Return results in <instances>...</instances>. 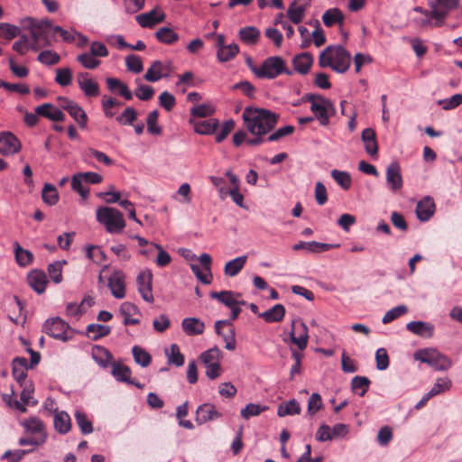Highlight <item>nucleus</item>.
Returning a JSON list of instances; mask_svg holds the SVG:
<instances>
[{
  "instance_id": "51",
  "label": "nucleus",
  "mask_w": 462,
  "mask_h": 462,
  "mask_svg": "<svg viewBox=\"0 0 462 462\" xmlns=\"http://www.w3.org/2000/svg\"><path fill=\"white\" fill-rule=\"evenodd\" d=\"M167 356L169 364L175 365L176 366H181L184 364L185 357L180 353L177 344L171 345L170 353H167Z\"/></svg>"
},
{
  "instance_id": "57",
  "label": "nucleus",
  "mask_w": 462,
  "mask_h": 462,
  "mask_svg": "<svg viewBox=\"0 0 462 462\" xmlns=\"http://www.w3.org/2000/svg\"><path fill=\"white\" fill-rule=\"evenodd\" d=\"M66 262L57 261L48 266V273L51 281L60 283L62 281V265Z\"/></svg>"
},
{
  "instance_id": "25",
  "label": "nucleus",
  "mask_w": 462,
  "mask_h": 462,
  "mask_svg": "<svg viewBox=\"0 0 462 462\" xmlns=\"http://www.w3.org/2000/svg\"><path fill=\"white\" fill-rule=\"evenodd\" d=\"M240 296L238 293H235L231 291H211L210 297L212 299H216L219 300L221 303L226 305V307H233V305H245V301L238 300L237 297Z\"/></svg>"
},
{
  "instance_id": "33",
  "label": "nucleus",
  "mask_w": 462,
  "mask_h": 462,
  "mask_svg": "<svg viewBox=\"0 0 462 462\" xmlns=\"http://www.w3.org/2000/svg\"><path fill=\"white\" fill-rule=\"evenodd\" d=\"M285 315V308L282 304H276L270 310L259 314V317L266 322H281Z\"/></svg>"
},
{
  "instance_id": "16",
  "label": "nucleus",
  "mask_w": 462,
  "mask_h": 462,
  "mask_svg": "<svg viewBox=\"0 0 462 462\" xmlns=\"http://www.w3.org/2000/svg\"><path fill=\"white\" fill-rule=\"evenodd\" d=\"M340 246L339 244H327V243H320L317 241H310V242H300L293 245L294 251L299 250H306L310 253H321V252H327L333 248H338Z\"/></svg>"
},
{
  "instance_id": "9",
  "label": "nucleus",
  "mask_w": 462,
  "mask_h": 462,
  "mask_svg": "<svg viewBox=\"0 0 462 462\" xmlns=\"http://www.w3.org/2000/svg\"><path fill=\"white\" fill-rule=\"evenodd\" d=\"M290 337L291 343L296 345L300 351L304 350L309 341L308 327L306 324L299 321L297 325V321H292V330L290 333Z\"/></svg>"
},
{
  "instance_id": "63",
  "label": "nucleus",
  "mask_w": 462,
  "mask_h": 462,
  "mask_svg": "<svg viewBox=\"0 0 462 462\" xmlns=\"http://www.w3.org/2000/svg\"><path fill=\"white\" fill-rule=\"evenodd\" d=\"M265 409V407H262L259 404L249 403L241 411V416L248 420L251 417L260 415Z\"/></svg>"
},
{
  "instance_id": "1",
  "label": "nucleus",
  "mask_w": 462,
  "mask_h": 462,
  "mask_svg": "<svg viewBox=\"0 0 462 462\" xmlns=\"http://www.w3.org/2000/svg\"><path fill=\"white\" fill-rule=\"evenodd\" d=\"M246 129L254 135H265L278 123L279 116L264 108L247 106L243 112Z\"/></svg>"
},
{
  "instance_id": "61",
  "label": "nucleus",
  "mask_w": 462,
  "mask_h": 462,
  "mask_svg": "<svg viewBox=\"0 0 462 462\" xmlns=\"http://www.w3.org/2000/svg\"><path fill=\"white\" fill-rule=\"evenodd\" d=\"M84 179L80 176V173L74 174L71 178V188L77 191L83 199L88 196L89 189L82 185Z\"/></svg>"
},
{
  "instance_id": "37",
  "label": "nucleus",
  "mask_w": 462,
  "mask_h": 462,
  "mask_svg": "<svg viewBox=\"0 0 462 462\" xmlns=\"http://www.w3.org/2000/svg\"><path fill=\"white\" fill-rule=\"evenodd\" d=\"M300 403L292 399L287 402H282L278 406L277 415L279 417H285L288 415L300 414Z\"/></svg>"
},
{
  "instance_id": "22",
  "label": "nucleus",
  "mask_w": 462,
  "mask_h": 462,
  "mask_svg": "<svg viewBox=\"0 0 462 462\" xmlns=\"http://www.w3.org/2000/svg\"><path fill=\"white\" fill-rule=\"evenodd\" d=\"M23 426L25 432L32 435L33 437L44 436L47 439L44 423L36 417H31L21 422Z\"/></svg>"
},
{
  "instance_id": "15",
  "label": "nucleus",
  "mask_w": 462,
  "mask_h": 462,
  "mask_svg": "<svg viewBox=\"0 0 462 462\" xmlns=\"http://www.w3.org/2000/svg\"><path fill=\"white\" fill-rule=\"evenodd\" d=\"M222 414L213 404L204 403L197 409L196 422L199 425L219 419Z\"/></svg>"
},
{
  "instance_id": "6",
  "label": "nucleus",
  "mask_w": 462,
  "mask_h": 462,
  "mask_svg": "<svg viewBox=\"0 0 462 462\" xmlns=\"http://www.w3.org/2000/svg\"><path fill=\"white\" fill-rule=\"evenodd\" d=\"M282 74L291 76L293 70L286 66V62L282 57L271 56L265 59L260 66L258 79H273Z\"/></svg>"
},
{
  "instance_id": "52",
  "label": "nucleus",
  "mask_w": 462,
  "mask_h": 462,
  "mask_svg": "<svg viewBox=\"0 0 462 462\" xmlns=\"http://www.w3.org/2000/svg\"><path fill=\"white\" fill-rule=\"evenodd\" d=\"M77 60L86 69H94L97 68L101 61L96 59L90 52H84L77 57Z\"/></svg>"
},
{
  "instance_id": "49",
  "label": "nucleus",
  "mask_w": 462,
  "mask_h": 462,
  "mask_svg": "<svg viewBox=\"0 0 462 462\" xmlns=\"http://www.w3.org/2000/svg\"><path fill=\"white\" fill-rule=\"evenodd\" d=\"M331 176L343 189L347 190L351 187L352 180L348 172L333 170Z\"/></svg>"
},
{
  "instance_id": "60",
  "label": "nucleus",
  "mask_w": 462,
  "mask_h": 462,
  "mask_svg": "<svg viewBox=\"0 0 462 462\" xmlns=\"http://www.w3.org/2000/svg\"><path fill=\"white\" fill-rule=\"evenodd\" d=\"M159 117V112L157 110H153L148 114L147 116V130L150 134H161L162 128L157 125Z\"/></svg>"
},
{
  "instance_id": "64",
  "label": "nucleus",
  "mask_w": 462,
  "mask_h": 462,
  "mask_svg": "<svg viewBox=\"0 0 462 462\" xmlns=\"http://www.w3.org/2000/svg\"><path fill=\"white\" fill-rule=\"evenodd\" d=\"M439 104L444 110H452L462 104V94H455L450 98L442 99Z\"/></svg>"
},
{
  "instance_id": "28",
  "label": "nucleus",
  "mask_w": 462,
  "mask_h": 462,
  "mask_svg": "<svg viewBox=\"0 0 462 462\" xmlns=\"http://www.w3.org/2000/svg\"><path fill=\"white\" fill-rule=\"evenodd\" d=\"M183 331L189 336L201 335L205 329V324L197 318H185L181 322Z\"/></svg>"
},
{
  "instance_id": "43",
  "label": "nucleus",
  "mask_w": 462,
  "mask_h": 462,
  "mask_svg": "<svg viewBox=\"0 0 462 462\" xmlns=\"http://www.w3.org/2000/svg\"><path fill=\"white\" fill-rule=\"evenodd\" d=\"M308 7L291 3L288 8L287 15L290 21L295 24H299L305 16V11Z\"/></svg>"
},
{
  "instance_id": "10",
  "label": "nucleus",
  "mask_w": 462,
  "mask_h": 462,
  "mask_svg": "<svg viewBox=\"0 0 462 462\" xmlns=\"http://www.w3.org/2000/svg\"><path fill=\"white\" fill-rule=\"evenodd\" d=\"M171 63H162L160 60H155L152 63L150 68L147 69L143 78L149 82H156L162 78L168 77L171 73Z\"/></svg>"
},
{
  "instance_id": "13",
  "label": "nucleus",
  "mask_w": 462,
  "mask_h": 462,
  "mask_svg": "<svg viewBox=\"0 0 462 462\" xmlns=\"http://www.w3.org/2000/svg\"><path fill=\"white\" fill-rule=\"evenodd\" d=\"M21 149V143L14 134L10 132L0 134V153L11 155L18 152Z\"/></svg>"
},
{
  "instance_id": "31",
  "label": "nucleus",
  "mask_w": 462,
  "mask_h": 462,
  "mask_svg": "<svg viewBox=\"0 0 462 462\" xmlns=\"http://www.w3.org/2000/svg\"><path fill=\"white\" fill-rule=\"evenodd\" d=\"M112 375L119 382L126 383H134V380L131 379V369L119 362L114 361L112 363Z\"/></svg>"
},
{
  "instance_id": "53",
  "label": "nucleus",
  "mask_w": 462,
  "mask_h": 462,
  "mask_svg": "<svg viewBox=\"0 0 462 462\" xmlns=\"http://www.w3.org/2000/svg\"><path fill=\"white\" fill-rule=\"evenodd\" d=\"M137 112L134 108L128 106L116 120L123 125H132L137 118Z\"/></svg>"
},
{
  "instance_id": "55",
  "label": "nucleus",
  "mask_w": 462,
  "mask_h": 462,
  "mask_svg": "<svg viewBox=\"0 0 462 462\" xmlns=\"http://www.w3.org/2000/svg\"><path fill=\"white\" fill-rule=\"evenodd\" d=\"M38 60L44 65L51 66L60 61V56L52 51H42L38 55Z\"/></svg>"
},
{
  "instance_id": "23",
  "label": "nucleus",
  "mask_w": 462,
  "mask_h": 462,
  "mask_svg": "<svg viewBox=\"0 0 462 462\" xmlns=\"http://www.w3.org/2000/svg\"><path fill=\"white\" fill-rule=\"evenodd\" d=\"M27 281L29 285L37 293H42L45 291L47 285V277L44 272L40 270H32L29 273Z\"/></svg>"
},
{
  "instance_id": "36",
  "label": "nucleus",
  "mask_w": 462,
  "mask_h": 462,
  "mask_svg": "<svg viewBox=\"0 0 462 462\" xmlns=\"http://www.w3.org/2000/svg\"><path fill=\"white\" fill-rule=\"evenodd\" d=\"M371 381L366 376H355L351 381V389L353 393L359 396H364L370 386Z\"/></svg>"
},
{
  "instance_id": "46",
  "label": "nucleus",
  "mask_w": 462,
  "mask_h": 462,
  "mask_svg": "<svg viewBox=\"0 0 462 462\" xmlns=\"http://www.w3.org/2000/svg\"><path fill=\"white\" fill-rule=\"evenodd\" d=\"M68 113L78 123L80 128H85L87 126L88 116L79 104H76L72 107H69Z\"/></svg>"
},
{
  "instance_id": "12",
  "label": "nucleus",
  "mask_w": 462,
  "mask_h": 462,
  "mask_svg": "<svg viewBox=\"0 0 462 462\" xmlns=\"http://www.w3.org/2000/svg\"><path fill=\"white\" fill-rule=\"evenodd\" d=\"M107 286L112 295L116 299L125 296V274L122 271H115L108 278Z\"/></svg>"
},
{
  "instance_id": "14",
  "label": "nucleus",
  "mask_w": 462,
  "mask_h": 462,
  "mask_svg": "<svg viewBox=\"0 0 462 462\" xmlns=\"http://www.w3.org/2000/svg\"><path fill=\"white\" fill-rule=\"evenodd\" d=\"M386 182L392 191H397L402 188L403 180L401 166L397 162H393L387 166Z\"/></svg>"
},
{
  "instance_id": "11",
  "label": "nucleus",
  "mask_w": 462,
  "mask_h": 462,
  "mask_svg": "<svg viewBox=\"0 0 462 462\" xmlns=\"http://www.w3.org/2000/svg\"><path fill=\"white\" fill-rule=\"evenodd\" d=\"M152 274L150 271H144L138 274L136 278V283L138 291L141 294L143 300L147 302H153L154 298L152 292Z\"/></svg>"
},
{
  "instance_id": "2",
  "label": "nucleus",
  "mask_w": 462,
  "mask_h": 462,
  "mask_svg": "<svg viewBox=\"0 0 462 462\" xmlns=\"http://www.w3.org/2000/svg\"><path fill=\"white\" fill-rule=\"evenodd\" d=\"M351 54L341 45H329L319 57L320 68L329 67L337 73L346 72L351 65Z\"/></svg>"
},
{
  "instance_id": "42",
  "label": "nucleus",
  "mask_w": 462,
  "mask_h": 462,
  "mask_svg": "<svg viewBox=\"0 0 462 462\" xmlns=\"http://www.w3.org/2000/svg\"><path fill=\"white\" fill-rule=\"evenodd\" d=\"M42 198L44 203L49 206L56 205L59 201V193L56 187L50 183L44 184L42 191Z\"/></svg>"
},
{
  "instance_id": "8",
  "label": "nucleus",
  "mask_w": 462,
  "mask_h": 462,
  "mask_svg": "<svg viewBox=\"0 0 462 462\" xmlns=\"http://www.w3.org/2000/svg\"><path fill=\"white\" fill-rule=\"evenodd\" d=\"M69 325L59 317L47 319L43 325V331L50 337L62 341L69 340L67 336Z\"/></svg>"
},
{
  "instance_id": "45",
  "label": "nucleus",
  "mask_w": 462,
  "mask_h": 462,
  "mask_svg": "<svg viewBox=\"0 0 462 462\" xmlns=\"http://www.w3.org/2000/svg\"><path fill=\"white\" fill-rule=\"evenodd\" d=\"M132 354L136 364L142 367H147L152 362L151 355L139 346H134L132 348Z\"/></svg>"
},
{
  "instance_id": "24",
  "label": "nucleus",
  "mask_w": 462,
  "mask_h": 462,
  "mask_svg": "<svg viewBox=\"0 0 462 462\" xmlns=\"http://www.w3.org/2000/svg\"><path fill=\"white\" fill-rule=\"evenodd\" d=\"M435 212V203L430 197L421 199L416 207V214L420 221H428Z\"/></svg>"
},
{
  "instance_id": "39",
  "label": "nucleus",
  "mask_w": 462,
  "mask_h": 462,
  "mask_svg": "<svg viewBox=\"0 0 462 462\" xmlns=\"http://www.w3.org/2000/svg\"><path fill=\"white\" fill-rule=\"evenodd\" d=\"M155 36L160 42L164 44H173L179 40V35L170 27H162L160 28Z\"/></svg>"
},
{
  "instance_id": "59",
  "label": "nucleus",
  "mask_w": 462,
  "mask_h": 462,
  "mask_svg": "<svg viewBox=\"0 0 462 462\" xmlns=\"http://www.w3.org/2000/svg\"><path fill=\"white\" fill-rule=\"evenodd\" d=\"M451 386V381L448 378H439L429 392V396L434 397L441 393L448 391Z\"/></svg>"
},
{
  "instance_id": "19",
  "label": "nucleus",
  "mask_w": 462,
  "mask_h": 462,
  "mask_svg": "<svg viewBox=\"0 0 462 462\" xmlns=\"http://www.w3.org/2000/svg\"><path fill=\"white\" fill-rule=\"evenodd\" d=\"M291 62L295 72L306 75L313 64V56L310 52H302L295 55Z\"/></svg>"
},
{
  "instance_id": "48",
  "label": "nucleus",
  "mask_w": 462,
  "mask_h": 462,
  "mask_svg": "<svg viewBox=\"0 0 462 462\" xmlns=\"http://www.w3.org/2000/svg\"><path fill=\"white\" fill-rule=\"evenodd\" d=\"M222 353L217 347H212L199 356V359L203 365L215 364L220 362Z\"/></svg>"
},
{
  "instance_id": "40",
  "label": "nucleus",
  "mask_w": 462,
  "mask_h": 462,
  "mask_svg": "<svg viewBox=\"0 0 462 462\" xmlns=\"http://www.w3.org/2000/svg\"><path fill=\"white\" fill-rule=\"evenodd\" d=\"M239 52V47L236 43L228 44L226 47H222L217 51V60L220 62H226L233 60Z\"/></svg>"
},
{
  "instance_id": "30",
  "label": "nucleus",
  "mask_w": 462,
  "mask_h": 462,
  "mask_svg": "<svg viewBox=\"0 0 462 462\" xmlns=\"http://www.w3.org/2000/svg\"><path fill=\"white\" fill-rule=\"evenodd\" d=\"M92 357L102 367H107L109 364L112 365L113 355L111 352L102 346H95L92 348Z\"/></svg>"
},
{
  "instance_id": "4",
  "label": "nucleus",
  "mask_w": 462,
  "mask_h": 462,
  "mask_svg": "<svg viewBox=\"0 0 462 462\" xmlns=\"http://www.w3.org/2000/svg\"><path fill=\"white\" fill-rule=\"evenodd\" d=\"M22 24L30 31L33 42H42V47L51 45L49 31L51 30L53 26L51 20H37L32 17H25L22 20Z\"/></svg>"
},
{
  "instance_id": "54",
  "label": "nucleus",
  "mask_w": 462,
  "mask_h": 462,
  "mask_svg": "<svg viewBox=\"0 0 462 462\" xmlns=\"http://www.w3.org/2000/svg\"><path fill=\"white\" fill-rule=\"evenodd\" d=\"M407 312L408 308L405 305H399L388 310L383 317L382 322L388 324Z\"/></svg>"
},
{
  "instance_id": "5",
  "label": "nucleus",
  "mask_w": 462,
  "mask_h": 462,
  "mask_svg": "<svg viewBox=\"0 0 462 462\" xmlns=\"http://www.w3.org/2000/svg\"><path fill=\"white\" fill-rule=\"evenodd\" d=\"M97 220L106 226L108 233H120L125 226L123 214L116 208L100 207L97 210Z\"/></svg>"
},
{
  "instance_id": "56",
  "label": "nucleus",
  "mask_w": 462,
  "mask_h": 462,
  "mask_svg": "<svg viewBox=\"0 0 462 462\" xmlns=\"http://www.w3.org/2000/svg\"><path fill=\"white\" fill-rule=\"evenodd\" d=\"M215 113V108L210 104H201L195 106L190 109V115L193 117H207Z\"/></svg>"
},
{
  "instance_id": "27",
  "label": "nucleus",
  "mask_w": 462,
  "mask_h": 462,
  "mask_svg": "<svg viewBox=\"0 0 462 462\" xmlns=\"http://www.w3.org/2000/svg\"><path fill=\"white\" fill-rule=\"evenodd\" d=\"M344 21V14L337 7L328 9L322 15V22L327 27H332L335 24H338L339 27H342Z\"/></svg>"
},
{
  "instance_id": "32",
  "label": "nucleus",
  "mask_w": 462,
  "mask_h": 462,
  "mask_svg": "<svg viewBox=\"0 0 462 462\" xmlns=\"http://www.w3.org/2000/svg\"><path fill=\"white\" fill-rule=\"evenodd\" d=\"M246 261V255L239 256L231 261H228L225 264L224 273L229 277L236 276L245 265Z\"/></svg>"
},
{
  "instance_id": "20",
  "label": "nucleus",
  "mask_w": 462,
  "mask_h": 462,
  "mask_svg": "<svg viewBox=\"0 0 462 462\" xmlns=\"http://www.w3.org/2000/svg\"><path fill=\"white\" fill-rule=\"evenodd\" d=\"M165 14L157 9H153L148 13L139 14L136 17L138 23L143 28H152L155 24L163 22Z\"/></svg>"
},
{
  "instance_id": "34",
  "label": "nucleus",
  "mask_w": 462,
  "mask_h": 462,
  "mask_svg": "<svg viewBox=\"0 0 462 462\" xmlns=\"http://www.w3.org/2000/svg\"><path fill=\"white\" fill-rule=\"evenodd\" d=\"M240 40L247 45H254L260 39V31L254 26H246L239 30Z\"/></svg>"
},
{
  "instance_id": "3",
  "label": "nucleus",
  "mask_w": 462,
  "mask_h": 462,
  "mask_svg": "<svg viewBox=\"0 0 462 462\" xmlns=\"http://www.w3.org/2000/svg\"><path fill=\"white\" fill-rule=\"evenodd\" d=\"M304 98L306 101L310 102V111L314 114V117L318 119L320 125H328L329 118L336 114L334 104L329 99L317 94H307Z\"/></svg>"
},
{
  "instance_id": "47",
  "label": "nucleus",
  "mask_w": 462,
  "mask_h": 462,
  "mask_svg": "<svg viewBox=\"0 0 462 462\" xmlns=\"http://www.w3.org/2000/svg\"><path fill=\"white\" fill-rule=\"evenodd\" d=\"M75 420L83 434H89L93 431L92 422L88 420L85 412L77 411L75 412Z\"/></svg>"
},
{
  "instance_id": "17",
  "label": "nucleus",
  "mask_w": 462,
  "mask_h": 462,
  "mask_svg": "<svg viewBox=\"0 0 462 462\" xmlns=\"http://www.w3.org/2000/svg\"><path fill=\"white\" fill-rule=\"evenodd\" d=\"M78 83L80 89L88 97H97L100 93L98 83L90 79L87 72L78 74Z\"/></svg>"
},
{
  "instance_id": "62",
  "label": "nucleus",
  "mask_w": 462,
  "mask_h": 462,
  "mask_svg": "<svg viewBox=\"0 0 462 462\" xmlns=\"http://www.w3.org/2000/svg\"><path fill=\"white\" fill-rule=\"evenodd\" d=\"M125 65L128 70L134 73H140L143 69V61L141 58L136 55L127 56L125 58Z\"/></svg>"
},
{
  "instance_id": "44",
  "label": "nucleus",
  "mask_w": 462,
  "mask_h": 462,
  "mask_svg": "<svg viewBox=\"0 0 462 462\" xmlns=\"http://www.w3.org/2000/svg\"><path fill=\"white\" fill-rule=\"evenodd\" d=\"M14 253L20 266H27L33 261V254L29 250L23 249L18 243L14 244Z\"/></svg>"
},
{
  "instance_id": "7",
  "label": "nucleus",
  "mask_w": 462,
  "mask_h": 462,
  "mask_svg": "<svg viewBox=\"0 0 462 462\" xmlns=\"http://www.w3.org/2000/svg\"><path fill=\"white\" fill-rule=\"evenodd\" d=\"M414 358L422 363H426L438 371H446L452 365L450 358L437 349L426 348L417 351Z\"/></svg>"
},
{
  "instance_id": "21",
  "label": "nucleus",
  "mask_w": 462,
  "mask_h": 462,
  "mask_svg": "<svg viewBox=\"0 0 462 462\" xmlns=\"http://www.w3.org/2000/svg\"><path fill=\"white\" fill-rule=\"evenodd\" d=\"M189 123L193 125L194 131L199 134L209 135L214 134L218 128V120L210 118L203 121H196L189 118Z\"/></svg>"
},
{
  "instance_id": "18",
  "label": "nucleus",
  "mask_w": 462,
  "mask_h": 462,
  "mask_svg": "<svg viewBox=\"0 0 462 462\" xmlns=\"http://www.w3.org/2000/svg\"><path fill=\"white\" fill-rule=\"evenodd\" d=\"M406 329L419 337L430 338L434 335L435 327L430 322L411 321L406 324Z\"/></svg>"
},
{
  "instance_id": "35",
  "label": "nucleus",
  "mask_w": 462,
  "mask_h": 462,
  "mask_svg": "<svg viewBox=\"0 0 462 462\" xmlns=\"http://www.w3.org/2000/svg\"><path fill=\"white\" fill-rule=\"evenodd\" d=\"M110 332V327L101 324H89L87 327V335L94 341L108 336Z\"/></svg>"
},
{
  "instance_id": "50",
  "label": "nucleus",
  "mask_w": 462,
  "mask_h": 462,
  "mask_svg": "<svg viewBox=\"0 0 462 462\" xmlns=\"http://www.w3.org/2000/svg\"><path fill=\"white\" fill-rule=\"evenodd\" d=\"M19 34L20 28L18 26L8 23H0V37H3L7 41H11Z\"/></svg>"
},
{
  "instance_id": "41",
  "label": "nucleus",
  "mask_w": 462,
  "mask_h": 462,
  "mask_svg": "<svg viewBox=\"0 0 462 462\" xmlns=\"http://www.w3.org/2000/svg\"><path fill=\"white\" fill-rule=\"evenodd\" d=\"M54 427L60 433H67L71 428V422L69 414L64 411L58 412L54 416Z\"/></svg>"
},
{
  "instance_id": "58",
  "label": "nucleus",
  "mask_w": 462,
  "mask_h": 462,
  "mask_svg": "<svg viewBox=\"0 0 462 462\" xmlns=\"http://www.w3.org/2000/svg\"><path fill=\"white\" fill-rule=\"evenodd\" d=\"M55 81L61 87L69 86L72 81V72L69 68H60L56 70Z\"/></svg>"
},
{
  "instance_id": "26",
  "label": "nucleus",
  "mask_w": 462,
  "mask_h": 462,
  "mask_svg": "<svg viewBox=\"0 0 462 462\" xmlns=\"http://www.w3.org/2000/svg\"><path fill=\"white\" fill-rule=\"evenodd\" d=\"M361 138L364 142L365 152L373 157L377 156L378 143L374 130L372 128L364 129Z\"/></svg>"
},
{
  "instance_id": "38",
  "label": "nucleus",
  "mask_w": 462,
  "mask_h": 462,
  "mask_svg": "<svg viewBox=\"0 0 462 462\" xmlns=\"http://www.w3.org/2000/svg\"><path fill=\"white\" fill-rule=\"evenodd\" d=\"M460 0H436V3L431 4V10L436 12H443L445 16L457 9L459 5Z\"/></svg>"
},
{
  "instance_id": "29",
  "label": "nucleus",
  "mask_w": 462,
  "mask_h": 462,
  "mask_svg": "<svg viewBox=\"0 0 462 462\" xmlns=\"http://www.w3.org/2000/svg\"><path fill=\"white\" fill-rule=\"evenodd\" d=\"M229 325V323L226 320H217L215 323V328L216 332L218 335H221L224 341L226 342L225 347L228 350H235L236 349V339H235V333L234 329L230 326L228 332L224 333L222 332V329L225 326Z\"/></svg>"
}]
</instances>
